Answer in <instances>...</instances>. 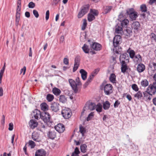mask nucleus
I'll return each mask as SVG.
<instances>
[{
  "label": "nucleus",
  "mask_w": 156,
  "mask_h": 156,
  "mask_svg": "<svg viewBox=\"0 0 156 156\" xmlns=\"http://www.w3.org/2000/svg\"><path fill=\"white\" fill-rule=\"evenodd\" d=\"M47 124L51 126L53 122L52 121L51 119V116L49 113L47 112H42L41 118Z\"/></svg>",
  "instance_id": "nucleus-1"
},
{
  "label": "nucleus",
  "mask_w": 156,
  "mask_h": 156,
  "mask_svg": "<svg viewBox=\"0 0 156 156\" xmlns=\"http://www.w3.org/2000/svg\"><path fill=\"white\" fill-rule=\"evenodd\" d=\"M133 9L131 8L126 11V13L132 20H135L138 16L137 12L133 11Z\"/></svg>",
  "instance_id": "nucleus-2"
},
{
  "label": "nucleus",
  "mask_w": 156,
  "mask_h": 156,
  "mask_svg": "<svg viewBox=\"0 0 156 156\" xmlns=\"http://www.w3.org/2000/svg\"><path fill=\"white\" fill-rule=\"evenodd\" d=\"M96 107L95 104L93 102L88 101L86 104L83 109V112L82 114L86 110H89L90 111H93L95 109Z\"/></svg>",
  "instance_id": "nucleus-3"
},
{
  "label": "nucleus",
  "mask_w": 156,
  "mask_h": 156,
  "mask_svg": "<svg viewBox=\"0 0 156 156\" xmlns=\"http://www.w3.org/2000/svg\"><path fill=\"white\" fill-rule=\"evenodd\" d=\"M62 114L64 119H68L71 116V110L68 108H65L62 110Z\"/></svg>",
  "instance_id": "nucleus-4"
},
{
  "label": "nucleus",
  "mask_w": 156,
  "mask_h": 156,
  "mask_svg": "<svg viewBox=\"0 0 156 156\" xmlns=\"http://www.w3.org/2000/svg\"><path fill=\"white\" fill-rule=\"evenodd\" d=\"M90 5L89 4L86 5L82 7L81 10L79 12L78 15V18L82 17L84 15L88 12Z\"/></svg>",
  "instance_id": "nucleus-5"
},
{
  "label": "nucleus",
  "mask_w": 156,
  "mask_h": 156,
  "mask_svg": "<svg viewBox=\"0 0 156 156\" xmlns=\"http://www.w3.org/2000/svg\"><path fill=\"white\" fill-rule=\"evenodd\" d=\"M112 86L110 84H107L104 87V91L105 94L107 95L111 94L112 92Z\"/></svg>",
  "instance_id": "nucleus-6"
},
{
  "label": "nucleus",
  "mask_w": 156,
  "mask_h": 156,
  "mask_svg": "<svg viewBox=\"0 0 156 156\" xmlns=\"http://www.w3.org/2000/svg\"><path fill=\"white\" fill-rule=\"evenodd\" d=\"M69 82L70 85L71 86L72 89L75 93H76L78 91V86L75 81L72 79H69Z\"/></svg>",
  "instance_id": "nucleus-7"
},
{
  "label": "nucleus",
  "mask_w": 156,
  "mask_h": 156,
  "mask_svg": "<svg viewBox=\"0 0 156 156\" xmlns=\"http://www.w3.org/2000/svg\"><path fill=\"white\" fill-rule=\"evenodd\" d=\"M121 37L120 35H115L113 39V44L115 47H117L120 43Z\"/></svg>",
  "instance_id": "nucleus-8"
},
{
  "label": "nucleus",
  "mask_w": 156,
  "mask_h": 156,
  "mask_svg": "<svg viewBox=\"0 0 156 156\" xmlns=\"http://www.w3.org/2000/svg\"><path fill=\"white\" fill-rule=\"evenodd\" d=\"M50 108L52 111L57 112L59 110V104L57 102H53L51 104Z\"/></svg>",
  "instance_id": "nucleus-9"
},
{
  "label": "nucleus",
  "mask_w": 156,
  "mask_h": 156,
  "mask_svg": "<svg viewBox=\"0 0 156 156\" xmlns=\"http://www.w3.org/2000/svg\"><path fill=\"white\" fill-rule=\"evenodd\" d=\"M90 47L93 49L98 51L100 50L102 48L101 45L97 42H93L90 44Z\"/></svg>",
  "instance_id": "nucleus-10"
},
{
  "label": "nucleus",
  "mask_w": 156,
  "mask_h": 156,
  "mask_svg": "<svg viewBox=\"0 0 156 156\" xmlns=\"http://www.w3.org/2000/svg\"><path fill=\"white\" fill-rule=\"evenodd\" d=\"M55 128L56 130L60 133H63L65 130L64 125L61 123L58 124L55 126Z\"/></svg>",
  "instance_id": "nucleus-11"
},
{
  "label": "nucleus",
  "mask_w": 156,
  "mask_h": 156,
  "mask_svg": "<svg viewBox=\"0 0 156 156\" xmlns=\"http://www.w3.org/2000/svg\"><path fill=\"white\" fill-rule=\"evenodd\" d=\"M155 84V83L154 82L152 84H150L147 90L150 93H152L153 94H154L156 92V90L154 86Z\"/></svg>",
  "instance_id": "nucleus-12"
},
{
  "label": "nucleus",
  "mask_w": 156,
  "mask_h": 156,
  "mask_svg": "<svg viewBox=\"0 0 156 156\" xmlns=\"http://www.w3.org/2000/svg\"><path fill=\"white\" fill-rule=\"evenodd\" d=\"M132 27L134 30L135 32H138L140 27L139 23L138 21L133 22L132 24Z\"/></svg>",
  "instance_id": "nucleus-13"
},
{
  "label": "nucleus",
  "mask_w": 156,
  "mask_h": 156,
  "mask_svg": "<svg viewBox=\"0 0 156 156\" xmlns=\"http://www.w3.org/2000/svg\"><path fill=\"white\" fill-rule=\"evenodd\" d=\"M42 113L38 109H35L33 112V115L34 118L37 119L41 118Z\"/></svg>",
  "instance_id": "nucleus-14"
},
{
  "label": "nucleus",
  "mask_w": 156,
  "mask_h": 156,
  "mask_svg": "<svg viewBox=\"0 0 156 156\" xmlns=\"http://www.w3.org/2000/svg\"><path fill=\"white\" fill-rule=\"evenodd\" d=\"M115 33L117 34H122L123 33L122 27L119 23H118L115 26Z\"/></svg>",
  "instance_id": "nucleus-15"
},
{
  "label": "nucleus",
  "mask_w": 156,
  "mask_h": 156,
  "mask_svg": "<svg viewBox=\"0 0 156 156\" xmlns=\"http://www.w3.org/2000/svg\"><path fill=\"white\" fill-rule=\"evenodd\" d=\"M46 152L44 149H41L37 151L35 154V156H45Z\"/></svg>",
  "instance_id": "nucleus-16"
},
{
  "label": "nucleus",
  "mask_w": 156,
  "mask_h": 156,
  "mask_svg": "<svg viewBox=\"0 0 156 156\" xmlns=\"http://www.w3.org/2000/svg\"><path fill=\"white\" fill-rule=\"evenodd\" d=\"M129 58L128 55L126 53H124V54L121 55H120L119 60L120 62L122 61L124 62L125 61H128Z\"/></svg>",
  "instance_id": "nucleus-17"
},
{
  "label": "nucleus",
  "mask_w": 156,
  "mask_h": 156,
  "mask_svg": "<svg viewBox=\"0 0 156 156\" xmlns=\"http://www.w3.org/2000/svg\"><path fill=\"white\" fill-rule=\"evenodd\" d=\"M47 135L49 138L53 140L56 137V133L54 130L50 131L48 133Z\"/></svg>",
  "instance_id": "nucleus-18"
},
{
  "label": "nucleus",
  "mask_w": 156,
  "mask_h": 156,
  "mask_svg": "<svg viewBox=\"0 0 156 156\" xmlns=\"http://www.w3.org/2000/svg\"><path fill=\"white\" fill-rule=\"evenodd\" d=\"M30 127L32 129H34L38 125L37 122L34 120H31L29 122Z\"/></svg>",
  "instance_id": "nucleus-19"
},
{
  "label": "nucleus",
  "mask_w": 156,
  "mask_h": 156,
  "mask_svg": "<svg viewBox=\"0 0 156 156\" xmlns=\"http://www.w3.org/2000/svg\"><path fill=\"white\" fill-rule=\"evenodd\" d=\"M145 65L142 63L139 64L137 67V70L139 73L143 72L145 69Z\"/></svg>",
  "instance_id": "nucleus-20"
},
{
  "label": "nucleus",
  "mask_w": 156,
  "mask_h": 156,
  "mask_svg": "<svg viewBox=\"0 0 156 156\" xmlns=\"http://www.w3.org/2000/svg\"><path fill=\"white\" fill-rule=\"evenodd\" d=\"M121 63L122 64L121 67V72L124 73L128 69L127 65L125 62L123 61L121 62Z\"/></svg>",
  "instance_id": "nucleus-21"
},
{
  "label": "nucleus",
  "mask_w": 156,
  "mask_h": 156,
  "mask_svg": "<svg viewBox=\"0 0 156 156\" xmlns=\"http://www.w3.org/2000/svg\"><path fill=\"white\" fill-rule=\"evenodd\" d=\"M80 73L81 74L82 79L85 80L87 78V73L83 69H81L80 71Z\"/></svg>",
  "instance_id": "nucleus-22"
},
{
  "label": "nucleus",
  "mask_w": 156,
  "mask_h": 156,
  "mask_svg": "<svg viewBox=\"0 0 156 156\" xmlns=\"http://www.w3.org/2000/svg\"><path fill=\"white\" fill-rule=\"evenodd\" d=\"M116 76L114 73L111 74L109 78L110 81L113 83H116Z\"/></svg>",
  "instance_id": "nucleus-23"
},
{
  "label": "nucleus",
  "mask_w": 156,
  "mask_h": 156,
  "mask_svg": "<svg viewBox=\"0 0 156 156\" xmlns=\"http://www.w3.org/2000/svg\"><path fill=\"white\" fill-rule=\"evenodd\" d=\"M52 91L53 93L55 95L57 96L59 95L61 93L60 90L56 87L52 89Z\"/></svg>",
  "instance_id": "nucleus-24"
},
{
  "label": "nucleus",
  "mask_w": 156,
  "mask_h": 156,
  "mask_svg": "<svg viewBox=\"0 0 156 156\" xmlns=\"http://www.w3.org/2000/svg\"><path fill=\"white\" fill-rule=\"evenodd\" d=\"M129 23V20L127 19H124L121 21L120 25L122 27H127Z\"/></svg>",
  "instance_id": "nucleus-25"
},
{
  "label": "nucleus",
  "mask_w": 156,
  "mask_h": 156,
  "mask_svg": "<svg viewBox=\"0 0 156 156\" xmlns=\"http://www.w3.org/2000/svg\"><path fill=\"white\" fill-rule=\"evenodd\" d=\"M112 8V6H107L104 8V11L103 13L104 14H106L108 12H110Z\"/></svg>",
  "instance_id": "nucleus-26"
},
{
  "label": "nucleus",
  "mask_w": 156,
  "mask_h": 156,
  "mask_svg": "<svg viewBox=\"0 0 156 156\" xmlns=\"http://www.w3.org/2000/svg\"><path fill=\"white\" fill-rule=\"evenodd\" d=\"M32 138L34 141L37 142H39V138L37 134L36 133H33L32 134Z\"/></svg>",
  "instance_id": "nucleus-27"
},
{
  "label": "nucleus",
  "mask_w": 156,
  "mask_h": 156,
  "mask_svg": "<svg viewBox=\"0 0 156 156\" xmlns=\"http://www.w3.org/2000/svg\"><path fill=\"white\" fill-rule=\"evenodd\" d=\"M80 149L82 152L85 153L86 152L87 146L86 144H81L80 146Z\"/></svg>",
  "instance_id": "nucleus-28"
},
{
  "label": "nucleus",
  "mask_w": 156,
  "mask_h": 156,
  "mask_svg": "<svg viewBox=\"0 0 156 156\" xmlns=\"http://www.w3.org/2000/svg\"><path fill=\"white\" fill-rule=\"evenodd\" d=\"M59 101L60 102L65 103L67 101V100L64 95H61L59 96Z\"/></svg>",
  "instance_id": "nucleus-29"
},
{
  "label": "nucleus",
  "mask_w": 156,
  "mask_h": 156,
  "mask_svg": "<svg viewBox=\"0 0 156 156\" xmlns=\"http://www.w3.org/2000/svg\"><path fill=\"white\" fill-rule=\"evenodd\" d=\"M82 49L83 51L86 53H88L89 51V46L87 44H84L83 47Z\"/></svg>",
  "instance_id": "nucleus-30"
},
{
  "label": "nucleus",
  "mask_w": 156,
  "mask_h": 156,
  "mask_svg": "<svg viewBox=\"0 0 156 156\" xmlns=\"http://www.w3.org/2000/svg\"><path fill=\"white\" fill-rule=\"evenodd\" d=\"M110 104L108 101H106L104 103L103 108L105 110L108 109L110 107Z\"/></svg>",
  "instance_id": "nucleus-31"
},
{
  "label": "nucleus",
  "mask_w": 156,
  "mask_h": 156,
  "mask_svg": "<svg viewBox=\"0 0 156 156\" xmlns=\"http://www.w3.org/2000/svg\"><path fill=\"white\" fill-rule=\"evenodd\" d=\"M125 34L127 36H130L132 35V29L130 28H127L125 30Z\"/></svg>",
  "instance_id": "nucleus-32"
},
{
  "label": "nucleus",
  "mask_w": 156,
  "mask_h": 156,
  "mask_svg": "<svg viewBox=\"0 0 156 156\" xmlns=\"http://www.w3.org/2000/svg\"><path fill=\"white\" fill-rule=\"evenodd\" d=\"M48 105L45 103H43L41 105V109L43 111H46L48 110Z\"/></svg>",
  "instance_id": "nucleus-33"
},
{
  "label": "nucleus",
  "mask_w": 156,
  "mask_h": 156,
  "mask_svg": "<svg viewBox=\"0 0 156 156\" xmlns=\"http://www.w3.org/2000/svg\"><path fill=\"white\" fill-rule=\"evenodd\" d=\"M95 108L97 112H102V106L100 103H99L96 105Z\"/></svg>",
  "instance_id": "nucleus-34"
},
{
  "label": "nucleus",
  "mask_w": 156,
  "mask_h": 156,
  "mask_svg": "<svg viewBox=\"0 0 156 156\" xmlns=\"http://www.w3.org/2000/svg\"><path fill=\"white\" fill-rule=\"evenodd\" d=\"M134 96L137 99H140L143 97V95L142 92L140 91H139L134 95Z\"/></svg>",
  "instance_id": "nucleus-35"
},
{
  "label": "nucleus",
  "mask_w": 156,
  "mask_h": 156,
  "mask_svg": "<svg viewBox=\"0 0 156 156\" xmlns=\"http://www.w3.org/2000/svg\"><path fill=\"white\" fill-rule=\"evenodd\" d=\"M80 151L77 147H76L74 150V151L72 153L71 156H79V154Z\"/></svg>",
  "instance_id": "nucleus-36"
},
{
  "label": "nucleus",
  "mask_w": 156,
  "mask_h": 156,
  "mask_svg": "<svg viewBox=\"0 0 156 156\" xmlns=\"http://www.w3.org/2000/svg\"><path fill=\"white\" fill-rule=\"evenodd\" d=\"M95 18V17L94 15L90 13H89L88 15L87 19L89 22H91Z\"/></svg>",
  "instance_id": "nucleus-37"
},
{
  "label": "nucleus",
  "mask_w": 156,
  "mask_h": 156,
  "mask_svg": "<svg viewBox=\"0 0 156 156\" xmlns=\"http://www.w3.org/2000/svg\"><path fill=\"white\" fill-rule=\"evenodd\" d=\"M79 131L82 134L83 136H84L85 133L86 132V129L81 125H80L79 127Z\"/></svg>",
  "instance_id": "nucleus-38"
},
{
  "label": "nucleus",
  "mask_w": 156,
  "mask_h": 156,
  "mask_svg": "<svg viewBox=\"0 0 156 156\" xmlns=\"http://www.w3.org/2000/svg\"><path fill=\"white\" fill-rule=\"evenodd\" d=\"M141 84L143 87H146L148 85L149 83L147 80L144 79L142 80L141 82Z\"/></svg>",
  "instance_id": "nucleus-39"
},
{
  "label": "nucleus",
  "mask_w": 156,
  "mask_h": 156,
  "mask_svg": "<svg viewBox=\"0 0 156 156\" xmlns=\"http://www.w3.org/2000/svg\"><path fill=\"white\" fill-rule=\"evenodd\" d=\"M46 99L48 101L50 102L54 99V96L52 94H48L47 95Z\"/></svg>",
  "instance_id": "nucleus-40"
},
{
  "label": "nucleus",
  "mask_w": 156,
  "mask_h": 156,
  "mask_svg": "<svg viewBox=\"0 0 156 156\" xmlns=\"http://www.w3.org/2000/svg\"><path fill=\"white\" fill-rule=\"evenodd\" d=\"M140 9L141 11L143 12H146L147 11V7L145 4H142L140 5Z\"/></svg>",
  "instance_id": "nucleus-41"
},
{
  "label": "nucleus",
  "mask_w": 156,
  "mask_h": 156,
  "mask_svg": "<svg viewBox=\"0 0 156 156\" xmlns=\"http://www.w3.org/2000/svg\"><path fill=\"white\" fill-rule=\"evenodd\" d=\"M90 13L94 15V16H97L98 14V11L95 9H90Z\"/></svg>",
  "instance_id": "nucleus-42"
},
{
  "label": "nucleus",
  "mask_w": 156,
  "mask_h": 156,
  "mask_svg": "<svg viewBox=\"0 0 156 156\" xmlns=\"http://www.w3.org/2000/svg\"><path fill=\"white\" fill-rule=\"evenodd\" d=\"M87 20L85 19L83 20V23L81 27V29L82 30H84L87 26Z\"/></svg>",
  "instance_id": "nucleus-43"
},
{
  "label": "nucleus",
  "mask_w": 156,
  "mask_h": 156,
  "mask_svg": "<svg viewBox=\"0 0 156 156\" xmlns=\"http://www.w3.org/2000/svg\"><path fill=\"white\" fill-rule=\"evenodd\" d=\"M80 56L79 55H77L76 56L75 59L74 63L80 64Z\"/></svg>",
  "instance_id": "nucleus-44"
},
{
  "label": "nucleus",
  "mask_w": 156,
  "mask_h": 156,
  "mask_svg": "<svg viewBox=\"0 0 156 156\" xmlns=\"http://www.w3.org/2000/svg\"><path fill=\"white\" fill-rule=\"evenodd\" d=\"M28 144L31 148H34L35 146V142L31 140L29 141Z\"/></svg>",
  "instance_id": "nucleus-45"
},
{
  "label": "nucleus",
  "mask_w": 156,
  "mask_h": 156,
  "mask_svg": "<svg viewBox=\"0 0 156 156\" xmlns=\"http://www.w3.org/2000/svg\"><path fill=\"white\" fill-rule=\"evenodd\" d=\"M94 116V112H91L89 114L87 118V120L88 121L90 120Z\"/></svg>",
  "instance_id": "nucleus-46"
},
{
  "label": "nucleus",
  "mask_w": 156,
  "mask_h": 156,
  "mask_svg": "<svg viewBox=\"0 0 156 156\" xmlns=\"http://www.w3.org/2000/svg\"><path fill=\"white\" fill-rule=\"evenodd\" d=\"M20 15L16 14V24L18 25L20 19Z\"/></svg>",
  "instance_id": "nucleus-47"
},
{
  "label": "nucleus",
  "mask_w": 156,
  "mask_h": 156,
  "mask_svg": "<svg viewBox=\"0 0 156 156\" xmlns=\"http://www.w3.org/2000/svg\"><path fill=\"white\" fill-rule=\"evenodd\" d=\"M129 54L130 57L133 58L135 55V53L134 51L133 50H131L129 52Z\"/></svg>",
  "instance_id": "nucleus-48"
},
{
  "label": "nucleus",
  "mask_w": 156,
  "mask_h": 156,
  "mask_svg": "<svg viewBox=\"0 0 156 156\" xmlns=\"http://www.w3.org/2000/svg\"><path fill=\"white\" fill-rule=\"evenodd\" d=\"M80 64L74 63V67L73 69V72H75L78 68Z\"/></svg>",
  "instance_id": "nucleus-49"
},
{
  "label": "nucleus",
  "mask_w": 156,
  "mask_h": 156,
  "mask_svg": "<svg viewBox=\"0 0 156 156\" xmlns=\"http://www.w3.org/2000/svg\"><path fill=\"white\" fill-rule=\"evenodd\" d=\"M95 76V75L93 74V73H91L90 76L88 78L87 80L90 82H91V81L94 78Z\"/></svg>",
  "instance_id": "nucleus-50"
},
{
  "label": "nucleus",
  "mask_w": 156,
  "mask_h": 156,
  "mask_svg": "<svg viewBox=\"0 0 156 156\" xmlns=\"http://www.w3.org/2000/svg\"><path fill=\"white\" fill-rule=\"evenodd\" d=\"M35 4L33 2H30L28 5L29 8H33L35 7Z\"/></svg>",
  "instance_id": "nucleus-51"
},
{
  "label": "nucleus",
  "mask_w": 156,
  "mask_h": 156,
  "mask_svg": "<svg viewBox=\"0 0 156 156\" xmlns=\"http://www.w3.org/2000/svg\"><path fill=\"white\" fill-rule=\"evenodd\" d=\"M76 83L77 86H81L82 85V83L80 82V78L79 77H77L76 80Z\"/></svg>",
  "instance_id": "nucleus-52"
},
{
  "label": "nucleus",
  "mask_w": 156,
  "mask_h": 156,
  "mask_svg": "<svg viewBox=\"0 0 156 156\" xmlns=\"http://www.w3.org/2000/svg\"><path fill=\"white\" fill-rule=\"evenodd\" d=\"M150 36L152 40H154L155 42H156V35L154 34L151 33V34Z\"/></svg>",
  "instance_id": "nucleus-53"
},
{
  "label": "nucleus",
  "mask_w": 156,
  "mask_h": 156,
  "mask_svg": "<svg viewBox=\"0 0 156 156\" xmlns=\"http://www.w3.org/2000/svg\"><path fill=\"white\" fill-rule=\"evenodd\" d=\"M132 87L133 90L136 91H138L139 90L137 85L135 84H133L132 85Z\"/></svg>",
  "instance_id": "nucleus-54"
},
{
  "label": "nucleus",
  "mask_w": 156,
  "mask_h": 156,
  "mask_svg": "<svg viewBox=\"0 0 156 156\" xmlns=\"http://www.w3.org/2000/svg\"><path fill=\"white\" fill-rule=\"evenodd\" d=\"M33 12V14L36 18H37L39 17L38 13L36 10H34Z\"/></svg>",
  "instance_id": "nucleus-55"
},
{
  "label": "nucleus",
  "mask_w": 156,
  "mask_h": 156,
  "mask_svg": "<svg viewBox=\"0 0 156 156\" xmlns=\"http://www.w3.org/2000/svg\"><path fill=\"white\" fill-rule=\"evenodd\" d=\"M134 57L136 59V61H137L141 60V57L140 55L139 54L136 55L135 56H134Z\"/></svg>",
  "instance_id": "nucleus-56"
},
{
  "label": "nucleus",
  "mask_w": 156,
  "mask_h": 156,
  "mask_svg": "<svg viewBox=\"0 0 156 156\" xmlns=\"http://www.w3.org/2000/svg\"><path fill=\"white\" fill-rule=\"evenodd\" d=\"M21 6H17L16 14L20 15Z\"/></svg>",
  "instance_id": "nucleus-57"
},
{
  "label": "nucleus",
  "mask_w": 156,
  "mask_h": 156,
  "mask_svg": "<svg viewBox=\"0 0 156 156\" xmlns=\"http://www.w3.org/2000/svg\"><path fill=\"white\" fill-rule=\"evenodd\" d=\"M143 93L144 97L147 98L150 93L147 90L146 91L144 92Z\"/></svg>",
  "instance_id": "nucleus-58"
},
{
  "label": "nucleus",
  "mask_w": 156,
  "mask_h": 156,
  "mask_svg": "<svg viewBox=\"0 0 156 156\" xmlns=\"http://www.w3.org/2000/svg\"><path fill=\"white\" fill-rule=\"evenodd\" d=\"M120 102L118 100L116 101L114 104V106L115 108L118 107L119 105L120 104Z\"/></svg>",
  "instance_id": "nucleus-59"
},
{
  "label": "nucleus",
  "mask_w": 156,
  "mask_h": 156,
  "mask_svg": "<svg viewBox=\"0 0 156 156\" xmlns=\"http://www.w3.org/2000/svg\"><path fill=\"white\" fill-rule=\"evenodd\" d=\"M63 63L66 65H68L69 64V59L66 58H65L63 59Z\"/></svg>",
  "instance_id": "nucleus-60"
},
{
  "label": "nucleus",
  "mask_w": 156,
  "mask_h": 156,
  "mask_svg": "<svg viewBox=\"0 0 156 156\" xmlns=\"http://www.w3.org/2000/svg\"><path fill=\"white\" fill-rule=\"evenodd\" d=\"M13 128V125L12 123H10L9 124V130L10 131L12 130Z\"/></svg>",
  "instance_id": "nucleus-61"
},
{
  "label": "nucleus",
  "mask_w": 156,
  "mask_h": 156,
  "mask_svg": "<svg viewBox=\"0 0 156 156\" xmlns=\"http://www.w3.org/2000/svg\"><path fill=\"white\" fill-rule=\"evenodd\" d=\"M49 12L48 10L47 11L46 13V16H45V19L46 20H47L49 18Z\"/></svg>",
  "instance_id": "nucleus-62"
},
{
  "label": "nucleus",
  "mask_w": 156,
  "mask_h": 156,
  "mask_svg": "<svg viewBox=\"0 0 156 156\" xmlns=\"http://www.w3.org/2000/svg\"><path fill=\"white\" fill-rule=\"evenodd\" d=\"M5 116L4 115H3L2 116V120H1V124L2 125H3L5 123Z\"/></svg>",
  "instance_id": "nucleus-63"
},
{
  "label": "nucleus",
  "mask_w": 156,
  "mask_h": 156,
  "mask_svg": "<svg viewBox=\"0 0 156 156\" xmlns=\"http://www.w3.org/2000/svg\"><path fill=\"white\" fill-rule=\"evenodd\" d=\"M26 70V67L25 66H24L22 69H21L20 70V73H22L23 72V75H24L25 73Z\"/></svg>",
  "instance_id": "nucleus-64"
}]
</instances>
